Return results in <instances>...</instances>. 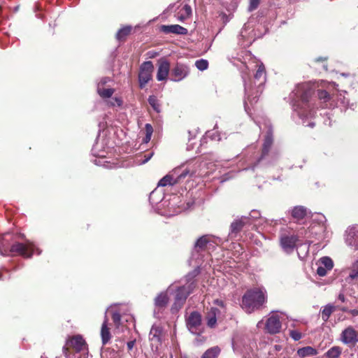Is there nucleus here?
<instances>
[{
    "mask_svg": "<svg viewBox=\"0 0 358 358\" xmlns=\"http://www.w3.org/2000/svg\"><path fill=\"white\" fill-rule=\"evenodd\" d=\"M314 91V85L310 83H303L296 85L295 89L289 94V99L293 110L301 119L305 126L313 128L315 122H310L306 124V120L313 115V103L310 101Z\"/></svg>",
    "mask_w": 358,
    "mask_h": 358,
    "instance_id": "f257e3e1",
    "label": "nucleus"
},
{
    "mask_svg": "<svg viewBox=\"0 0 358 358\" xmlns=\"http://www.w3.org/2000/svg\"><path fill=\"white\" fill-rule=\"evenodd\" d=\"M200 273L199 266L197 267L189 273L185 278L187 284L178 287L176 291V296L174 303L171 306V312L173 313H177L184 305L186 301L187 296L193 292L196 287V282L194 278Z\"/></svg>",
    "mask_w": 358,
    "mask_h": 358,
    "instance_id": "f03ea898",
    "label": "nucleus"
},
{
    "mask_svg": "<svg viewBox=\"0 0 358 358\" xmlns=\"http://www.w3.org/2000/svg\"><path fill=\"white\" fill-rule=\"evenodd\" d=\"M266 301L265 293L260 289L255 288L248 290L242 297V308L251 313L259 308Z\"/></svg>",
    "mask_w": 358,
    "mask_h": 358,
    "instance_id": "7ed1b4c3",
    "label": "nucleus"
},
{
    "mask_svg": "<svg viewBox=\"0 0 358 358\" xmlns=\"http://www.w3.org/2000/svg\"><path fill=\"white\" fill-rule=\"evenodd\" d=\"M36 251L38 255L41 254V250L37 248L33 243L29 241L24 244L15 243L13 244L10 249L5 247L0 241V254L1 255H8L9 253H17L24 257L29 258Z\"/></svg>",
    "mask_w": 358,
    "mask_h": 358,
    "instance_id": "20e7f679",
    "label": "nucleus"
},
{
    "mask_svg": "<svg viewBox=\"0 0 358 358\" xmlns=\"http://www.w3.org/2000/svg\"><path fill=\"white\" fill-rule=\"evenodd\" d=\"M190 173V170L187 168L178 167L173 171V173L168 174L162 178L158 182V187H165L166 185H173L185 178Z\"/></svg>",
    "mask_w": 358,
    "mask_h": 358,
    "instance_id": "39448f33",
    "label": "nucleus"
},
{
    "mask_svg": "<svg viewBox=\"0 0 358 358\" xmlns=\"http://www.w3.org/2000/svg\"><path fill=\"white\" fill-rule=\"evenodd\" d=\"M186 326L193 334L199 336L203 331L201 315L198 311H193L186 317Z\"/></svg>",
    "mask_w": 358,
    "mask_h": 358,
    "instance_id": "423d86ee",
    "label": "nucleus"
},
{
    "mask_svg": "<svg viewBox=\"0 0 358 358\" xmlns=\"http://www.w3.org/2000/svg\"><path fill=\"white\" fill-rule=\"evenodd\" d=\"M282 313L271 312L265 323V329L270 334H278L282 328Z\"/></svg>",
    "mask_w": 358,
    "mask_h": 358,
    "instance_id": "0eeeda50",
    "label": "nucleus"
},
{
    "mask_svg": "<svg viewBox=\"0 0 358 358\" xmlns=\"http://www.w3.org/2000/svg\"><path fill=\"white\" fill-rule=\"evenodd\" d=\"M154 65L151 61L144 62L139 69L138 82L140 88L145 87L146 84L152 79Z\"/></svg>",
    "mask_w": 358,
    "mask_h": 358,
    "instance_id": "6e6552de",
    "label": "nucleus"
},
{
    "mask_svg": "<svg viewBox=\"0 0 358 358\" xmlns=\"http://www.w3.org/2000/svg\"><path fill=\"white\" fill-rule=\"evenodd\" d=\"M189 73V67L181 63H177L171 71V80L180 82L185 78Z\"/></svg>",
    "mask_w": 358,
    "mask_h": 358,
    "instance_id": "1a4fd4ad",
    "label": "nucleus"
},
{
    "mask_svg": "<svg viewBox=\"0 0 358 358\" xmlns=\"http://www.w3.org/2000/svg\"><path fill=\"white\" fill-rule=\"evenodd\" d=\"M298 237L293 234H282L280 243L283 250L287 253L292 252L296 247Z\"/></svg>",
    "mask_w": 358,
    "mask_h": 358,
    "instance_id": "9d476101",
    "label": "nucleus"
},
{
    "mask_svg": "<svg viewBox=\"0 0 358 358\" xmlns=\"http://www.w3.org/2000/svg\"><path fill=\"white\" fill-rule=\"evenodd\" d=\"M169 303V297L166 292H161L155 299L154 316L157 318L161 317L162 310L166 307Z\"/></svg>",
    "mask_w": 358,
    "mask_h": 358,
    "instance_id": "9b49d317",
    "label": "nucleus"
},
{
    "mask_svg": "<svg viewBox=\"0 0 358 358\" xmlns=\"http://www.w3.org/2000/svg\"><path fill=\"white\" fill-rule=\"evenodd\" d=\"M273 143V132L271 128H269L267 131L266 135L265 136L264 144H263V148H262V153L261 157L259 158L257 162L251 167L252 170L255 169V168L257 166L258 164H259L261 162L265 159L266 157L267 156L269 149Z\"/></svg>",
    "mask_w": 358,
    "mask_h": 358,
    "instance_id": "f8f14e48",
    "label": "nucleus"
},
{
    "mask_svg": "<svg viewBox=\"0 0 358 358\" xmlns=\"http://www.w3.org/2000/svg\"><path fill=\"white\" fill-rule=\"evenodd\" d=\"M341 340L346 345L355 344L358 341L357 332L352 327H348L342 331Z\"/></svg>",
    "mask_w": 358,
    "mask_h": 358,
    "instance_id": "ddd939ff",
    "label": "nucleus"
},
{
    "mask_svg": "<svg viewBox=\"0 0 358 358\" xmlns=\"http://www.w3.org/2000/svg\"><path fill=\"white\" fill-rule=\"evenodd\" d=\"M358 230L356 227H350L345 231V243L354 250H358Z\"/></svg>",
    "mask_w": 358,
    "mask_h": 358,
    "instance_id": "4468645a",
    "label": "nucleus"
},
{
    "mask_svg": "<svg viewBox=\"0 0 358 358\" xmlns=\"http://www.w3.org/2000/svg\"><path fill=\"white\" fill-rule=\"evenodd\" d=\"M250 217L247 216H242L240 218L236 219L230 225L229 235L236 236L242 230L245 225L250 224Z\"/></svg>",
    "mask_w": 358,
    "mask_h": 358,
    "instance_id": "2eb2a0df",
    "label": "nucleus"
},
{
    "mask_svg": "<svg viewBox=\"0 0 358 358\" xmlns=\"http://www.w3.org/2000/svg\"><path fill=\"white\" fill-rule=\"evenodd\" d=\"M69 343L76 352H83L85 354L87 351V343L80 335L73 336L70 341H68L67 344Z\"/></svg>",
    "mask_w": 358,
    "mask_h": 358,
    "instance_id": "dca6fc26",
    "label": "nucleus"
},
{
    "mask_svg": "<svg viewBox=\"0 0 358 358\" xmlns=\"http://www.w3.org/2000/svg\"><path fill=\"white\" fill-rule=\"evenodd\" d=\"M210 243V237L208 235L201 236L197 239L194 244V250L192 254V258L197 259L199 253L206 250L208 243Z\"/></svg>",
    "mask_w": 358,
    "mask_h": 358,
    "instance_id": "f3484780",
    "label": "nucleus"
},
{
    "mask_svg": "<svg viewBox=\"0 0 358 358\" xmlns=\"http://www.w3.org/2000/svg\"><path fill=\"white\" fill-rule=\"evenodd\" d=\"M170 71V63L165 59L159 60V66L157 73V79L158 81L166 80Z\"/></svg>",
    "mask_w": 358,
    "mask_h": 358,
    "instance_id": "a211bd4d",
    "label": "nucleus"
},
{
    "mask_svg": "<svg viewBox=\"0 0 358 358\" xmlns=\"http://www.w3.org/2000/svg\"><path fill=\"white\" fill-rule=\"evenodd\" d=\"M113 306H110L105 313V317L104 320L101 325V342L103 345H106L108 343V341L111 338V334L109 330V328L108 327V317H107V313L110 310V309H112Z\"/></svg>",
    "mask_w": 358,
    "mask_h": 358,
    "instance_id": "6ab92c4d",
    "label": "nucleus"
},
{
    "mask_svg": "<svg viewBox=\"0 0 358 358\" xmlns=\"http://www.w3.org/2000/svg\"><path fill=\"white\" fill-rule=\"evenodd\" d=\"M266 71H265V67L263 64H261L259 65L258 69L254 76V81L253 83L255 86H256L258 90L257 92L261 90V87L264 83L266 80Z\"/></svg>",
    "mask_w": 358,
    "mask_h": 358,
    "instance_id": "aec40b11",
    "label": "nucleus"
},
{
    "mask_svg": "<svg viewBox=\"0 0 358 358\" xmlns=\"http://www.w3.org/2000/svg\"><path fill=\"white\" fill-rule=\"evenodd\" d=\"M160 30L164 34L185 35L187 33V29L179 24L162 25Z\"/></svg>",
    "mask_w": 358,
    "mask_h": 358,
    "instance_id": "412c9836",
    "label": "nucleus"
},
{
    "mask_svg": "<svg viewBox=\"0 0 358 358\" xmlns=\"http://www.w3.org/2000/svg\"><path fill=\"white\" fill-rule=\"evenodd\" d=\"M220 311L218 308L213 307L207 313L206 320L208 327L214 328L217 324V315L220 314Z\"/></svg>",
    "mask_w": 358,
    "mask_h": 358,
    "instance_id": "4be33fe9",
    "label": "nucleus"
},
{
    "mask_svg": "<svg viewBox=\"0 0 358 358\" xmlns=\"http://www.w3.org/2000/svg\"><path fill=\"white\" fill-rule=\"evenodd\" d=\"M163 329L162 327L159 325L153 324L149 334L150 340L151 341H155L160 343L162 341Z\"/></svg>",
    "mask_w": 358,
    "mask_h": 358,
    "instance_id": "5701e85b",
    "label": "nucleus"
},
{
    "mask_svg": "<svg viewBox=\"0 0 358 358\" xmlns=\"http://www.w3.org/2000/svg\"><path fill=\"white\" fill-rule=\"evenodd\" d=\"M291 214L293 218L299 221L306 217L307 214V209L302 206H297L293 208L291 211Z\"/></svg>",
    "mask_w": 358,
    "mask_h": 358,
    "instance_id": "b1692460",
    "label": "nucleus"
},
{
    "mask_svg": "<svg viewBox=\"0 0 358 358\" xmlns=\"http://www.w3.org/2000/svg\"><path fill=\"white\" fill-rule=\"evenodd\" d=\"M317 354V350L310 346L303 347V348H299L297 350L298 356L301 358L306 357L315 356Z\"/></svg>",
    "mask_w": 358,
    "mask_h": 358,
    "instance_id": "393cba45",
    "label": "nucleus"
},
{
    "mask_svg": "<svg viewBox=\"0 0 358 358\" xmlns=\"http://www.w3.org/2000/svg\"><path fill=\"white\" fill-rule=\"evenodd\" d=\"M192 15V8L188 4L183 5L177 14L178 19L183 21L187 19Z\"/></svg>",
    "mask_w": 358,
    "mask_h": 358,
    "instance_id": "a878e982",
    "label": "nucleus"
},
{
    "mask_svg": "<svg viewBox=\"0 0 358 358\" xmlns=\"http://www.w3.org/2000/svg\"><path fill=\"white\" fill-rule=\"evenodd\" d=\"M334 310L335 307L331 304H327L325 306H324L320 310L322 320L324 322H327Z\"/></svg>",
    "mask_w": 358,
    "mask_h": 358,
    "instance_id": "bb28decb",
    "label": "nucleus"
},
{
    "mask_svg": "<svg viewBox=\"0 0 358 358\" xmlns=\"http://www.w3.org/2000/svg\"><path fill=\"white\" fill-rule=\"evenodd\" d=\"M342 354V348L339 346H333L324 354L327 358H338Z\"/></svg>",
    "mask_w": 358,
    "mask_h": 358,
    "instance_id": "cd10ccee",
    "label": "nucleus"
},
{
    "mask_svg": "<svg viewBox=\"0 0 358 358\" xmlns=\"http://www.w3.org/2000/svg\"><path fill=\"white\" fill-rule=\"evenodd\" d=\"M220 353V349L215 346L207 350L201 358H217Z\"/></svg>",
    "mask_w": 358,
    "mask_h": 358,
    "instance_id": "c85d7f7f",
    "label": "nucleus"
},
{
    "mask_svg": "<svg viewBox=\"0 0 358 358\" xmlns=\"http://www.w3.org/2000/svg\"><path fill=\"white\" fill-rule=\"evenodd\" d=\"M131 31V27L130 26H127V27H124L120 29H119V31L117 32V34H116V38L118 41H121L122 40L123 38H124L125 36H127V35H129L130 34Z\"/></svg>",
    "mask_w": 358,
    "mask_h": 358,
    "instance_id": "c756f323",
    "label": "nucleus"
},
{
    "mask_svg": "<svg viewBox=\"0 0 358 358\" xmlns=\"http://www.w3.org/2000/svg\"><path fill=\"white\" fill-rule=\"evenodd\" d=\"M243 81H244V86H245V94L248 96L247 99H248V101H250L251 103L252 102H256L255 101V98L256 97H254L252 99V100L250 99V92L252 90V83H248L245 78L244 76H243Z\"/></svg>",
    "mask_w": 358,
    "mask_h": 358,
    "instance_id": "7c9ffc66",
    "label": "nucleus"
},
{
    "mask_svg": "<svg viewBox=\"0 0 358 358\" xmlns=\"http://www.w3.org/2000/svg\"><path fill=\"white\" fill-rule=\"evenodd\" d=\"M97 92L102 98H110L114 93V90L112 88H101L99 86H98Z\"/></svg>",
    "mask_w": 358,
    "mask_h": 358,
    "instance_id": "2f4dec72",
    "label": "nucleus"
},
{
    "mask_svg": "<svg viewBox=\"0 0 358 358\" xmlns=\"http://www.w3.org/2000/svg\"><path fill=\"white\" fill-rule=\"evenodd\" d=\"M148 103L152 107L155 111L157 113L160 112V104L159 103V101L155 96H150L148 98Z\"/></svg>",
    "mask_w": 358,
    "mask_h": 358,
    "instance_id": "473e14b6",
    "label": "nucleus"
},
{
    "mask_svg": "<svg viewBox=\"0 0 358 358\" xmlns=\"http://www.w3.org/2000/svg\"><path fill=\"white\" fill-rule=\"evenodd\" d=\"M320 264L327 269L331 270L334 266L332 259L329 257H323L320 259Z\"/></svg>",
    "mask_w": 358,
    "mask_h": 358,
    "instance_id": "72a5a7b5",
    "label": "nucleus"
},
{
    "mask_svg": "<svg viewBox=\"0 0 358 358\" xmlns=\"http://www.w3.org/2000/svg\"><path fill=\"white\" fill-rule=\"evenodd\" d=\"M358 278V261L352 265L348 279L355 280Z\"/></svg>",
    "mask_w": 358,
    "mask_h": 358,
    "instance_id": "f704fd0d",
    "label": "nucleus"
},
{
    "mask_svg": "<svg viewBox=\"0 0 358 358\" xmlns=\"http://www.w3.org/2000/svg\"><path fill=\"white\" fill-rule=\"evenodd\" d=\"M145 136L144 137L143 141V143H147L151 139V136L153 133V128L150 124L148 123L145 126Z\"/></svg>",
    "mask_w": 358,
    "mask_h": 358,
    "instance_id": "c9c22d12",
    "label": "nucleus"
},
{
    "mask_svg": "<svg viewBox=\"0 0 358 358\" xmlns=\"http://www.w3.org/2000/svg\"><path fill=\"white\" fill-rule=\"evenodd\" d=\"M112 320L117 328H119L120 326L121 322V315L120 313L117 310H112Z\"/></svg>",
    "mask_w": 358,
    "mask_h": 358,
    "instance_id": "e433bc0d",
    "label": "nucleus"
},
{
    "mask_svg": "<svg viewBox=\"0 0 358 358\" xmlns=\"http://www.w3.org/2000/svg\"><path fill=\"white\" fill-rule=\"evenodd\" d=\"M196 67L200 71H204L207 69L208 66V61L203 59H199L195 62Z\"/></svg>",
    "mask_w": 358,
    "mask_h": 358,
    "instance_id": "4c0bfd02",
    "label": "nucleus"
},
{
    "mask_svg": "<svg viewBox=\"0 0 358 358\" xmlns=\"http://www.w3.org/2000/svg\"><path fill=\"white\" fill-rule=\"evenodd\" d=\"M317 96L320 100L323 101L324 103L330 99V95L326 90H318Z\"/></svg>",
    "mask_w": 358,
    "mask_h": 358,
    "instance_id": "58836bf2",
    "label": "nucleus"
},
{
    "mask_svg": "<svg viewBox=\"0 0 358 358\" xmlns=\"http://www.w3.org/2000/svg\"><path fill=\"white\" fill-rule=\"evenodd\" d=\"M289 336L295 341L300 340L302 337L301 334L296 330H290Z\"/></svg>",
    "mask_w": 358,
    "mask_h": 358,
    "instance_id": "ea45409f",
    "label": "nucleus"
},
{
    "mask_svg": "<svg viewBox=\"0 0 358 358\" xmlns=\"http://www.w3.org/2000/svg\"><path fill=\"white\" fill-rule=\"evenodd\" d=\"M259 4V0H250V4L248 7L249 11H253L257 8Z\"/></svg>",
    "mask_w": 358,
    "mask_h": 358,
    "instance_id": "a19ab883",
    "label": "nucleus"
},
{
    "mask_svg": "<svg viewBox=\"0 0 358 358\" xmlns=\"http://www.w3.org/2000/svg\"><path fill=\"white\" fill-rule=\"evenodd\" d=\"M328 270L324 266L319 265L317 269V274L321 277L325 276Z\"/></svg>",
    "mask_w": 358,
    "mask_h": 358,
    "instance_id": "79ce46f5",
    "label": "nucleus"
},
{
    "mask_svg": "<svg viewBox=\"0 0 358 358\" xmlns=\"http://www.w3.org/2000/svg\"><path fill=\"white\" fill-rule=\"evenodd\" d=\"M122 104V101L120 98L115 97L113 99V101L110 102V105L112 106H120Z\"/></svg>",
    "mask_w": 358,
    "mask_h": 358,
    "instance_id": "37998d69",
    "label": "nucleus"
},
{
    "mask_svg": "<svg viewBox=\"0 0 358 358\" xmlns=\"http://www.w3.org/2000/svg\"><path fill=\"white\" fill-rule=\"evenodd\" d=\"M63 353L64 354L65 357L67 358H76V355H73L72 357L69 354V349L66 346H64L62 348Z\"/></svg>",
    "mask_w": 358,
    "mask_h": 358,
    "instance_id": "c03bdc74",
    "label": "nucleus"
},
{
    "mask_svg": "<svg viewBox=\"0 0 358 358\" xmlns=\"http://www.w3.org/2000/svg\"><path fill=\"white\" fill-rule=\"evenodd\" d=\"M338 101H341V103H343V105H346L348 103V101H345V97L343 96L342 93H340V94L338 95Z\"/></svg>",
    "mask_w": 358,
    "mask_h": 358,
    "instance_id": "a18cd8bd",
    "label": "nucleus"
},
{
    "mask_svg": "<svg viewBox=\"0 0 358 358\" xmlns=\"http://www.w3.org/2000/svg\"><path fill=\"white\" fill-rule=\"evenodd\" d=\"M200 336H201V334L199 336V337L196 338L194 340V343L197 345H199L201 343H203V342L205 340L203 337H201Z\"/></svg>",
    "mask_w": 358,
    "mask_h": 358,
    "instance_id": "49530a36",
    "label": "nucleus"
},
{
    "mask_svg": "<svg viewBox=\"0 0 358 358\" xmlns=\"http://www.w3.org/2000/svg\"><path fill=\"white\" fill-rule=\"evenodd\" d=\"M136 341H130L127 342V345L129 350H131L135 345Z\"/></svg>",
    "mask_w": 358,
    "mask_h": 358,
    "instance_id": "de8ad7c7",
    "label": "nucleus"
},
{
    "mask_svg": "<svg viewBox=\"0 0 358 358\" xmlns=\"http://www.w3.org/2000/svg\"><path fill=\"white\" fill-rule=\"evenodd\" d=\"M110 80L109 78L108 77H105V78H101V80H100V83H99L98 86L100 87V85H104L105 84H106L108 81Z\"/></svg>",
    "mask_w": 358,
    "mask_h": 358,
    "instance_id": "09e8293b",
    "label": "nucleus"
},
{
    "mask_svg": "<svg viewBox=\"0 0 358 358\" xmlns=\"http://www.w3.org/2000/svg\"><path fill=\"white\" fill-rule=\"evenodd\" d=\"M153 155V153H150L148 154V155H145V159L143 160V163H146L147 162H148L150 158L152 157Z\"/></svg>",
    "mask_w": 358,
    "mask_h": 358,
    "instance_id": "8fccbe9b",
    "label": "nucleus"
},
{
    "mask_svg": "<svg viewBox=\"0 0 358 358\" xmlns=\"http://www.w3.org/2000/svg\"><path fill=\"white\" fill-rule=\"evenodd\" d=\"M259 214L258 212H256L255 210L252 211L250 216L254 218H257L259 217Z\"/></svg>",
    "mask_w": 358,
    "mask_h": 358,
    "instance_id": "3c124183",
    "label": "nucleus"
},
{
    "mask_svg": "<svg viewBox=\"0 0 358 358\" xmlns=\"http://www.w3.org/2000/svg\"><path fill=\"white\" fill-rule=\"evenodd\" d=\"M349 312L354 317L358 315V310H357V309L350 310Z\"/></svg>",
    "mask_w": 358,
    "mask_h": 358,
    "instance_id": "603ef678",
    "label": "nucleus"
},
{
    "mask_svg": "<svg viewBox=\"0 0 358 358\" xmlns=\"http://www.w3.org/2000/svg\"><path fill=\"white\" fill-rule=\"evenodd\" d=\"M338 299L342 301V302H345V297L344 296L343 294L341 293L338 294Z\"/></svg>",
    "mask_w": 358,
    "mask_h": 358,
    "instance_id": "864d4df0",
    "label": "nucleus"
},
{
    "mask_svg": "<svg viewBox=\"0 0 358 358\" xmlns=\"http://www.w3.org/2000/svg\"><path fill=\"white\" fill-rule=\"evenodd\" d=\"M326 60H327V58L326 57H317L315 59V62H325Z\"/></svg>",
    "mask_w": 358,
    "mask_h": 358,
    "instance_id": "5fc2aeb1",
    "label": "nucleus"
},
{
    "mask_svg": "<svg viewBox=\"0 0 358 358\" xmlns=\"http://www.w3.org/2000/svg\"><path fill=\"white\" fill-rule=\"evenodd\" d=\"M319 218L317 219V220L321 222V223H323L324 222H326V218L324 215H319Z\"/></svg>",
    "mask_w": 358,
    "mask_h": 358,
    "instance_id": "6e6d98bb",
    "label": "nucleus"
},
{
    "mask_svg": "<svg viewBox=\"0 0 358 358\" xmlns=\"http://www.w3.org/2000/svg\"><path fill=\"white\" fill-rule=\"evenodd\" d=\"M216 304L221 306V307H224V303L221 300H216L215 301Z\"/></svg>",
    "mask_w": 358,
    "mask_h": 358,
    "instance_id": "4d7b16f0",
    "label": "nucleus"
},
{
    "mask_svg": "<svg viewBox=\"0 0 358 358\" xmlns=\"http://www.w3.org/2000/svg\"><path fill=\"white\" fill-rule=\"evenodd\" d=\"M157 193V189L154 190L153 192H152L150 193V201H152L153 199V196H155V194Z\"/></svg>",
    "mask_w": 358,
    "mask_h": 358,
    "instance_id": "13d9d810",
    "label": "nucleus"
},
{
    "mask_svg": "<svg viewBox=\"0 0 358 358\" xmlns=\"http://www.w3.org/2000/svg\"><path fill=\"white\" fill-rule=\"evenodd\" d=\"M5 280L3 275L2 273H0V280Z\"/></svg>",
    "mask_w": 358,
    "mask_h": 358,
    "instance_id": "bf43d9fd",
    "label": "nucleus"
},
{
    "mask_svg": "<svg viewBox=\"0 0 358 358\" xmlns=\"http://www.w3.org/2000/svg\"><path fill=\"white\" fill-rule=\"evenodd\" d=\"M323 69L327 71V64H324L323 65Z\"/></svg>",
    "mask_w": 358,
    "mask_h": 358,
    "instance_id": "052dcab7",
    "label": "nucleus"
},
{
    "mask_svg": "<svg viewBox=\"0 0 358 358\" xmlns=\"http://www.w3.org/2000/svg\"><path fill=\"white\" fill-rule=\"evenodd\" d=\"M262 323V321H259V322H258V323H257V327H259Z\"/></svg>",
    "mask_w": 358,
    "mask_h": 358,
    "instance_id": "680f3d73",
    "label": "nucleus"
},
{
    "mask_svg": "<svg viewBox=\"0 0 358 358\" xmlns=\"http://www.w3.org/2000/svg\"><path fill=\"white\" fill-rule=\"evenodd\" d=\"M275 348H276V350H280V347L279 345H275Z\"/></svg>",
    "mask_w": 358,
    "mask_h": 358,
    "instance_id": "e2e57ef3",
    "label": "nucleus"
},
{
    "mask_svg": "<svg viewBox=\"0 0 358 358\" xmlns=\"http://www.w3.org/2000/svg\"><path fill=\"white\" fill-rule=\"evenodd\" d=\"M170 358H173V356H172V355H171Z\"/></svg>",
    "mask_w": 358,
    "mask_h": 358,
    "instance_id": "0e129e2a",
    "label": "nucleus"
}]
</instances>
